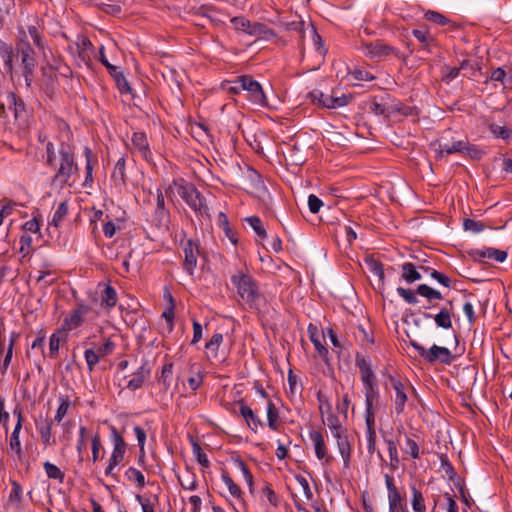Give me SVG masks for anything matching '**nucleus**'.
<instances>
[{
	"label": "nucleus",
	"instance_id": "f8f14e48",
	"mask_svg": "<svg viewBox=\"0 0 512 512\" xmlns=\"http://www.w3.org/2000/svg\"><path fill=\"white\" fill-rule=\"evenodd\" d=\"M91 308L85 304H79L68 314L65 315L62 322V330L64 332H71L79 328L85 321L86 315L90 312Z\"/></svg>",
	"mask_w": 512,
	"mask_h": 512
},
{
	"label": "nucleus",
	"instance_id": "a211bd4d",
	"mask_svg": "<svg viewBox=\"0 0 512 512\" xmlns=\"http://www.w3.org/2000/svg\"><path fill=\"white\" fill-rule=\"evenodd\" d=\"M21 61L23 65V76L25 78V84L27 87H30L32 83V75L36 66V60L33 56V50L29 45L22 48Z\"/></svg>",
	"mask_w": 512,
	"mask_h": 512
},
{
	"label": "nucleus",
	"instance_id": "052dcab7",
	"mask_svg": "<svg viewBox=\"0 0 512 512\" xmlns=\"http://www.w3.org/2000/svg\"><path fill=\"white\" fill-rule=\"evenodd\" d=\"M397 293L408 304L418 303V298L416 297V294L410 289L398 287Z\"/></svg>",
	"mask_w": 512,
	"mask_h": 512
},
{
	"label": "nucleus",
	"instance_id": "5fc2aeb1",
	"mask_svg": "<svg viewBox=\"0 0 512 512\" xmlns=\"http://www.w3.org/2000/svg\"><path fill=\"white\" fill-rule=\"evenodd\" d=\"M463 228L465 231H471V232L477 234V233L484 231L485 225L480 221H476V220L467 218V219H464V221H463Z\"/></svg>",
	"mask_w": 512,
	"mask_h": 512
},
{
	"label": "nucleus",
	"instance_id": "20e7f679",
	"mask_svg": "<svg viewBox=\"0 0 512 512\" xmlns=\"http://www.w3.org/2000/svg\"><path fill=\"white\" fill-rule=\"evenodd\" d=\"M388 381L394 390V395L391 396L395 413L401 415L405 411L406 404L408 403V394L412 391V387L408 381L389 375Z\"/></svg>",
	"mask_w": 512,
	"mask_h": 512
},
{
	"label": "nucleus",
	"instance_id": "a18cd8bd",
	"mask_svg": "<svg viewBox=\"0 0 512 512\" xmlns=\"http://www.w3.org/2000/svg\"><path fill=\"white\" fill-rule=\"evenodd\" d=\"M125 476L128 481L134 482L139 488H142L145 486V476L144 474L136 469L135 467H129L125 471Z\"/></svg>",
	"mask_w": 512,
	"mask_h": 512
},
{
	"label": "nucleus",
	"instance_id": "49530a36",
	"mask_svg": "<svg viewBox=\"0 0 512 512\" xmlns=\"http://www.w3.org/2000/svg\"><path fill=\"white\" fill-rule=\"evenodd\" d=\"M412 35L423 45V48L430 52V46L434 42L428 31L414 29Z\"/></svg>",
	"mask_w": 512,
	"mask_h": 512
},
{
	"label": "nucleus",
	"instance_id": "5701e85b",
	"mask_svg": "<svg viewBox=\"0 0 512 512\" xmlns=\"http://www.w3.org/2000/svg\"><path fill=\"white\" fill-rule=\"evenodd\" d=\"M133 147L139 152V154L148 160L151 157V150L147 136L143 132H134L131 137Z\"/></svg>",
	"mask_w": 512,
	"mask_h": 512
},
{
	"label": "nucleus",
	"instance_id": "412c9836",
	"mask_svg": "<svg viewBox=\"0 0 512 512\" xmlns=\"http://www.w3.org/2000/svg\"><path fill=\"white\" fill-rule=\"evenodd\" d=\"M474 257L479 261L494 260L503 263L507 259V252L493 247H485L475 251Z\"/></svg>",
	"mask_w": 512,
	"mask_h": 512
},
{
	"label": "nucleus",
	"instance_id": "4be33fe9",
	"mask_svg": "<svg viewBox=\"0 0 512 512\" xmlns=\"http://www.w3.org/2000/svg\"><path fill=\"white\" fill-rule=\"evenodd\" d=\"M83 154H84V157L86 160L85 179H84L83 186L86 188H89L92 186L93 181H94L93 180V170H94L95 165L97 164V158L93 155L92 150L88 146L84 147Z\"/></svg>",
	"mask_w": 512,
	"mask_h": 512
},
{
	"label": "nucleus",
	"instance_id": "79ce46f5",
	"mask_svg": "<svg viewBox=\"0 0 512 512\" xmlns=\"http://www.w3.org/2000/svg\"><path fill=\"white\" fill-rule=\"evenodd\" d=\"M370 111L375 115L388 116L390 109L381 97H374L371 100Z\"/></svg>",
	"mask_w": 512,
	"mask_h": 512
},
{
	"label": "nucleus",
	"instance_id": "338daca9",
	"mask_svg": "<svg viewBox=\"0 0 512 512\" xmlns=\"http://www.w3.org/2000/svg\"><path fill=\"white\" fill-rule=\"evenodd\" d=\"M367 265H368V269L371 273L376 275L380 280H384V269H383V265L380 262H378L374 259H370L367 262Z\"/></svg>",
	"mask_w": 512,
	"mask_h": 512
},
{
	"label": "nucleus",
	"instance_id": "b1692460",
	"mask_svg": "<svg viewBox=\"0 0 512 512\" xmlns=\"http://www.w3.org/2000/svg\"><path fill=\"white\" fill-rule=\"evenodd\" d=\"M52 420H43L36 423L37 431L40 434L41 441L45 446H54L56 444V439L52 435Z\"/></svg>",
	"mask_w": 512,
	"mask_h": 512
},
{
	"label": "nucleus",
	"instance_id": "f257e3e1",
	"mask_svg": "<svg viewBox=\"0 0 512 512\" xmlns=\"http://www.w3.org/2000/svg\"><path fill=\"white\" fill-rule=\"evenodd\" d=\"M53 170V184L63 188L70 185V180L78 174L79 168L75 161L73 149L66 144H61L58 156L49 164Z\"/></svg>",
	"mask_w": 512,
	"mask_h": 512
},
{
	"label": "nucleus",
	"instance_id": "6ab92c4d",
	"mask_svg": "<svg viewBox=\"0 0 512 512\" xmlns=\"http://www.w3.org/2000/svg\"><path fill=\"white\" fill-rule=\"evenodd\" d=\"M452 310H453L452 303L448 302V306L442 307L437 314H435L433 316L429 313H425L424 318L425 319L433 318L435 324L439 328H442L444 330H449L453 326L452 325V314H453Z\"/></svg>",
	"mask_w": 512,
	"mask_h": 512
},
{
	"label": "nucleus",
	"instance_id": "cd10ccee",
	"mask_svg": "<svg viewBox=\"0 0 512 512\" xmlns=\"http://www.w3.org/2000/svg\"><path fill=\"white\" fill-rule=\"evenodd\" d=\"M112 180L117 186H125L126 185V158L124 156L120 157L113 169L112 172Z\"/></svg>",
	"mask_w": 512,
	"mask_h": 512
},
{
	"label": "nucleus",
	"instance_id": "bf43d9fd",
	"mask_svg": "<svg viewBox=\"0 0 512 512\" xmlns=\"http://www.w3.org/2000/svg\"><path fill=\"white\" fill-rule=\"evenodd\" d=\"M61 338L57 333H53L49 339V357L56 358L59 353Z\"/></svg>",
	"mask_w": 512,
	"mask_h": 512
},
{
	"label": "nucleus",
	"instance_id": "09e8293b",
	"mask_svg": "<svg viewBox=\"0 0 512 512\" xmlns=\"http://www.w3.org/2000/svg\"><path fill=\"white\" fill-rule=\"evenodd\" d=\"M84 358L87 364L88 370L91 372L95 366L99 363L101 357L93 348L86 349L84 352Z\"/></svg>",
	"mask_w": 512,
	"mask_h": 512
},
{
	"label": "nucleus",
	"instance_id": "3c124183",
	"mask_svg": "<svg viewBox=\"0 0 512 512\" xmlns=\"http://www.w3.org/2000/svg\"><path fill=\"white\" fill-rule=\"evenodd\" d=\"M405 453L409 454L413 459H418L420 457V449L416 441L409 436L405 438Z\"/></svg>",
	"mask_w": 512,
	"mask_h": 512
},
{
	"label": "nucleus",
	"instance_id": "4d7b16f0",
	"mask_svg": "<svg viewBox=\"0 0 512 512\" xmlns=\"http://www.w3.org/2000/svg\"><path fill=\"white\" fill-rule=\"evenodd\" d=\"M121 228L122 225L120 220H117V222L109 220L103 226V233L107 238H112L117 231L121 230Z\"/></svg>",
	"mask_w": 512,
	"mask_h": 512
},
{
	"label": "nucleus",
	"instance_id": "9b49d317",
	"mask_svg": "<svg viewBox=\"0 0 512 512\" xmlns=\"http://www.w3.org/2000/svg\"><path fill=\"white\" fill-rule=\"evenodd\" d=\"M360 50L371 60H382L389 55L397 53L394 47L379 40L369 43L363 42L360 46Z\"/></svg>",
	"mask_w": 512,
	"mask_h": 512
},
{
	"label": "nucleus",
	"instance_id": "c03bdc74",
	"mask_svg": "<svg viewBox=\"0 0 512 512\" xmlns=\"http://www.w3.org/2000/svg\"><path fill=\"white\" fill-rule=\"evenodd\" d=\"M1 58L4 62L5 69L12 73L13 71V59H14V51L11 46L3 45L0 47Z\"/></svg>",
	"mask_w": 512,
	"mask_h": 512
},
{
	"label": "nucleus",
	"instance_id": "774afa93",
	"mask_svg": "<svg viewBox=\"0 0 512 512\" xmlns=\"http://www.w3.org/2000/svg\"><path fill=\"white\" fill-rule=\"evenodd\" d=\"M116 348L115 343L107 339L101 346L97 348V353L100 355L101 358L106 357L114 352Z\"/></svg>",
	"mask_w": 512,
	"mask_h": 512
},
{
	"label": "nucleus",
	"instance_id": "a19ab883",
	"mask_svg": "<svg viewBox=\"0 0 512 512\" xmlns=\"http://www.w3.org/2000/svg\"><path fill=\"white\" fill-rule=\"evenodd\" d=\"M222 342H223V335L221 333L213 334L211 339L205 345L208 356H212V357L216 358L218 355L219 347Z\"/></svg>",
	"mask_w": 512,
	"mask_h": 512
},
{
	"label": "nucleus",
	"instance_id": "7ed1b4c3",
	"mask_svg": "<svg viewBox=\"0 0 512 512\" xmlns=\"http://www.w3.org/2000/svg\"><path fill=\"white\" fill-rule=\"evenodd\" d=\"M306 98L318 107L326 109L344 107L352 100V96L350 94H342L341 96L327 95L319 89L310 91Z\"/></svg>",
	"mask_w": 512,
	"mask_h": 512
},
{
	"label": "nucleus",
	"instance_id": "473e14b6",
	"mask_svg": "<svg viewBox=\"0 0 512 512\" xmlns=\"http://www.w3.org/2000/svg\"><path fill=\"white\" fill-rule=\"evenodd\" d=\"M165 297L168 298L169 305L163 311L162 318H164L165 321H166V326L164 328L165 331L170 333V332H172V330L174 328L173 320H174V317H175V312H174L175 305H174L173 297H172V295L170 293L165 294Z\"/></svg>",
	"mask_w": 512,
	"mask_h": 512
},
{
	"label": "nucleus",
	"instance_id": "37998d69",
	"mask_svg": "<svg viewBox=\"0 0 512 512\" xmlns=\"http://www.w3.org/2000/svg\"><path fill=\"white\" fill-rule=\"evenodd\" d=\"M416 292H417V294H419L420 296L426 298L429 301H431V300H441L443 298L441 292L431 288L430 286H428L426 284L419 285L417 287Z\"/></svg>",
	"mask_w": 512,
	"mask_h": 512
},
{
	"label": "nucleus",
	"instance_id": "1a4fd4ad",
	"mask_svg": "<svg viewBox=\"0 0 512 512\" xmlns=\"http://www.w3.org/2000/svg\"><path fill=\"white\" fill-rule=\"evenodd\" d=\"M356 365L359 368L360 379L363 383L364 395H370L380 392L376 376L370 362L364 357H357Z\"/></svg>",
	"mask_w": 512,
	"mask_h": 512
},
{
	"label": "nucleus",
	"instance_id": "9d476101",
	"mask_svg": "<svg viewBox=\"0 0 512 512\" xmlns=\"http://www.w3.org/2000/svg\"><path fill=\"white\" fill-rule=\"evenodd\" d=\"M308 435L316 458L322 465H330L334 457L329 451L324 434L319 430H310Z\"/></svg>",
	"mask_w": 512,
	"mask_h": 512
},
{
	"label": "nucleus",
	"instance_id": "f03ea898",
	"mask_svg": "<svg viewBox=\"0 0 512 512\" xmlns=\"http://www.w3.org/2000/svg\"><path fill=\"white\" fill-rule=\"evenodd\" d=\"M231 283L237 291L239 300L253 307L260 298L259 285L247 269H239L231 275Z\"/></svg>",
	"mask_w": 512,
	"mask_h": 512
},
{
	"label": "nucleus",
	"instance_id": "bb28decb",
	"mask_svg": "<svg viewBox=\"0 0 512 512\" xmlns=\"http://www.w3.org/2000/svg\"><path fill=\"white\" fill-rule=\"evenodd\" d=\"M308 333L309 338L313 345L315 346V349L317 350L318 354L321 357H326L328 354V350L322 343V341L325 338V334L323 332H320L317 329V327L313 326L312 324H310L308 327Z\"/></svg>",
	"mask_w": 512,
	"mask_h": 512
},
{
	"label": "nucleus",
	"instance_id": "c85d7f7f",
	"mask_svg": "<svg viewBox=\"0 0 512 512\" xmlns=\"http://www.w3.org/2000/svg\"><path fill=\"white\" fill-rule=\"evenodd\" d=\"M401 278L411 284L422 278L419 269L411 262H406L401 265Z\"/></svg>",
	"mask_w": 512,
	"mask_h": 512
},
{
	"label": "nucleus",
	"instance_id": "ea45409f",
	"mask_svg": "<svg viewBox=\"0 0 512 512\" xmlns=\"http://www.w3.org/2000/svg\"><path fill=\"white\" fill-rule=\"evenodd\" d=\"M43 468L49 479L57 480L59 483H63L65 474L59 467L49 461H46L43 464Z\"/></svg>",
	"mask_w": 512,
	"mask_h": 512
},
{
	"label": "nucleus",
	"instance_id": "0eeeda50",
	"mask_svg": "<svg viewBox=\"0 0 512 512\" xmlns=\"http://www.w3.org/2000/svg\"><path fill=\"white\" fill-rule=\"evenodd\" d=\"M179 195L186 202V204L194 210L199 216H208L209 209L205 202V198L201 193L191 184L181 185L179 187Z\"/></svg>",
	"mask_w": 512,
	"mask_h": 512
},
{
	"label": "nucleus",
	"instance_id": "2f4dec72",
	"mask_svg": "<svg viewBox=\"0 0 512 512\" xmlns=\"http://www.w3.org/2000/svg\"><path fill=\"white\" fill-rule=\"evenodd\" d=\"M221 479L223 481V483L225 484V486L227 487L230 495L243 502L244 501V498H243V491L241 490V488L234 482V480L230 477V475L227 473V472H223L221 474Z\"/></svg>",
	"mask_w": 512,
	"mask_h": 512
},
{
	"label": "nucleus",
	"instance_id": "423d86ee",
	"mask_svg": "<svg viewBox=\"0 0 512 512\" xmlns=\"http://www.w3.org/2000/svg\"><path fill=\"white\" fill-rule=\"evenodd\" d=\"M410 344L417 351L418 355L428 363L432 364L439 361L444 364H450L453 360L452 352L446 347L433 344L429 349H426L416 341H411Z\"/></svg>",
	"mask_w": 512,
	"mask_h": 512
},
{
	"label": "nucleus",
	"instance_id": "aec40b11",
	"mask_svg": "<svg viewBox=\"0 0 512 512\" xmlns=\"http://www.w3.org/2000/svg\"><path fill=\"white\" fill-rule=\"evenodd\" d=\"M470 153L469 144L466 141H454L452 143H440L435 149L436 157L443 158L454 153Z\"/></svg>",
	"mask_w": 512,
	"mask_h": 512
},
{
	"label": "nucleus",
	"instance_id": "680f3d73",
	"mask_svg": "<svg viewBox=\"0 0 512 512\" xmlns=\"http://www.w3.org/2000/svg\"><path fill=\"white\" fill-rule=\"evenodd\" d=\"M193 454L200 465L207 468L210 465L208 456L203 452L202 448L197 444H193Z\"/></svg>",
	"mask_w": 512,
	"mask_h": 512
},
{
	"label": "nucleus",
	"instance_id": "f704fd0d",
	"mask_svg": "<svg viewBox=\"0 0 512 512\" xmlns=\"http://www.w3.org/2000/svg\"><path fill=\"white\" fill-rule=\"evenodd\" d=\"M245 221L248 225L253 229L255 234L260 240H265L267 238V231L263 225L262 220L258 216H249L245 218Z\"/></svg>",
	"mask_w": 512,
	"mask_h": 512
},
{
	"label": "nucleus",
	"instance_id": "39448f33",
	"mask_svg": "<svg viewBox=\"0 0 512 512\" xmlns=\"http://www.w3.org/2000/svg\"><path fill=\"white\" fill-rule=\"evenodd\" d=\"M113 450L105 468V476L115 478V468L122 463L126 453V443L124 438L117 432L115 427H111Z\"/></svg>",
	"mask_w": 512,
	"mask_h": 512
},
{
	"label": "nucleus",
	"instance_id": "8fccbe9b",
	"mask_svg": "<svg viewBox=\"0 0 512 512\" xmlns=\"http://www.w3.org/2000/svg\"><path fill=\"white\" fill-rule=\"evenodd\" d=\"M295 480L301 487L306 500H308V501L312 500L314 497V494L312 492V489L309 485L307 478L301 474H297V475H295Z\"/></svg>",
	"mask_w": 512,
	"mask_h": 512
},
{
	"label": "nucleus",
	"instance_id": "69168bd1",
	"mask_svg": "<svg viewBox=\"0 0 512 512\" xmlns=\"http://www.w3.org/2000/svg\"><path fill=\"white\" fill-rule=\"evenodd\" d=\"M402 496L400 493L388 495L389 512H398L402 510Z\"/></svg>",
	"mask_w": 512,
	"mask_h": 512
},
{
	"label": "nucleus",
	"instance_id": "603ef678",
	"mask_svg": "<svg viewBox=\"0 0 512 512\" xmlns=\"http://www.w3.org/2000/svg\"><path fill=\"white\" fill-rule=\"evenodd\" d=\"M88 435L87 428L85 426H80L79 428V437L77 439L76 450L78 452L79 458L82 459L83 453L86 451V437Z\"/></svg>",
	"mask_w": 512,
	"mask_h": 512
},
{
	"label": "nucleus",
	"instance_id": "6e6d98bb",
	"mask_svg": "<svg viewBox=\"0 0 512 512\" xmlns=\"http://www.w3.org/2000/svg\"><path fill=\"white\" fill-rule=\"evenodd\" d=\"M22 493H23V490H22L21 485L18 482L13 481L11 484L9 501L15 505H19V503L22 499Z\"/></svg>",
	"mask_w": 512,
	"mask_h": 512
},
{
	"label": "nucleus",
	"instance_id": "c756f323",
	"mask_svg": "<svg viewBox=\"0 0 512 512\" xmlns=\"http://www.w3.org/2000/svg\"><path fill=\"white\" fill-rule=\"evenodd\" d=\"M108 72L113 77L116 82V85L121 93H127L131 90L129 83L124 76L123 72L119 69V67L113 65L108 66Z\"/></svg>",
	"mask_w": 512,
	"mask_h": 512
},
{
	"label": "nucleus",
	"instance_id": "72a5a7b5",
	"mask_svg": "<svg viewBox=\"0 0 512 512\" xmlns=\"http://www.w3.org/2000/svg\"><path fill=\"white\" fill-rule=\"evenodd\" d=\"M266 414L268 427L273 431H277L279 428V411L276 404L272 400L267 401Z\"/></svg>",
	"mask_w": 512,
	"mask_h": 512
},
{
	"label": "nucleus",
	"instance_id": "864d4df0",
	"mask_svg": "<svg viewBox=\"0 0 512 512\" xmlns=\"http://www.w3.org/2000/svg\"><path fill=\"white\" fill-rule=\"evenodd\" d=\"M353 81H372L375 77L367 70L356 68L349 73Z\"/></svg>",
	"mask_w": 512,
	"mask_h": 512
},
{
	"label": "nucleus",
	"instance_id": "c9c22d12",
	"mask_svg": "<svg viewBox=\"0 0 512 512\" xmlns=\"http://www.w3.org/2000/svg\"><path fill=\"white\" fill-rule=\"evenodd\" d=\"M35 280L37 283L43 284L45 287L52 285L56 277L54 276L53 271L49 268L47 264H44L40 270H38L37 276H35Z\"/></svg>",
	"mask_w": 512,
	"mask_h": 512
},
{
	"label": "nucleus",
	"instance_id": "58836bf2",
	"mask_svg": "<svg viewBox=\"0 0 512 512\" xmlns=\"http://www.w3.org/2000/svg\"><path fill=\"white\" fill-rule=\"evenodd\" d=\"M385 443L387 445V450L389 453V459H390V468L392 470H396L399 467L400 459L398 455V449L397 445L392 439H385Z\"/></svg>",
	"mask_w": 512,
	"mask_h": 512
},
{
	"label": "nucleus",
	"instance_id": "4c0bfd02",
	"mask_svg": "<svg viewBox=\"0 0 512 512\" xmlns=\"http://www.w3.org/2000/svg\"><path fill=\"white\" fill-rule=\"evenodd\" d=\"M67 214L68 204L67 202H61L55 210L51 221H49V226H54L55 228H58L67 216Z\"/></svg>",
	"mask_w": 512,
	"mask_h": 512
},
{
	"label": "nucleus",
	"instance_id": "dca6fc26",
	"mask_svg": "<svg viewBox=\"0 0 512 512\" xmlns=\"http://www.w3.org/2000/svg\"><path fill=\"white\" fill-rule=\"evenodd\" d=\"M236 30L245 32L251 36H262L266 33V27L258 22H250L244 17H234L231 19Z\"/></svg>",
	"mask_w": 512,
	"mask_h": 512
},
{
	"label": "nucleus",
	"instance_id": "e433bc0d",
	"mask_svg": "<svg viewBox=\"0 0 512 512\" xmlns=\"http://www.w3.org/2000/svg\"><path fill=\"white\" fill-rule=\"evenodd\" d=\"M117 300L116 290L107 285L101 294V305L110 309L116 305Z\"/></svg>",
	"mask_w": 512,
	"mask_h": 512
},
{
	"label": "nucleus",
	"instance_id": "ddd939ff",
	"mask_svg": "<svg viewBox=\"0 0 512 512\" xmlns=\"http://www.w3.org/2000/svg\"><path fill=\"white\" fill-rule=\"evenodd\" d=\"M332 437L335 440L337 450L343 460L344 468H349L352 457V441L348 430L340 431L332 435Z\"/></svg>",
	"mask_w": 512,
	"mask_h": 512
},
{
	"label": "nucleus",
	"instance_id": "393cba45",
	"mask_svg": "<svg viewBox=\"0 0 512 512\" xmlns=\"http://www.w3.org/2000/svg\"><path fill=\"white\" fill-rule=\"evenodd\" d=\"M240 414L252 431L257 432L258 428L263 426V422L258 415L244 403L240 404Z\"/></svg>",
	"mask_w": 512,
	"mask_h": 512
},
{
	"label": "nucleus",
	"instance_id": "7c9ffc66",
	"mask_svg": "<svg viewBox=\"0 0 512 512\" xmlns=\"http://www.w3.org/2000/svg\"><path fill=\"white\" fill-rule=\"evenodd\" d=\"M411 506L414 512H426L425 498L422 492L415 485L410 486Z\"/></svg>",
	"mask_w": 512,
	"mask_h": 512
},
{
	"label": "nucleus",
	"instance_id": "f3484780",
	"mask_svg": "<svg viewBox=\"0 0 512 512\" xmlns=\"http://www.w3.org/2000/svg\"><path fill=\"white\" fill-rule=\"evenodd\" d=\"M184 262L183 268L189 274L193 275L196 267H197V258L199 254L198 245L192 240H188L184 244Z\"/></svg>",
	"mask_w": 512,
	"mask_h": 512
},
{
	"label": "nucleus",
	"instance_id": "4468645a",
	"mask_svg": "<svg viewBox=\"0 0 512 512\" xmlns=\"http://www.w3.org/2000/svg\"><path fill=\"white\" fill-rule=\"evenodd\" d=\"M59 406L56 410L53 422H56L58 424L62 425L63 428V435L61 436V439L68 440L71 435V427L72 424L70 421H64V417L67 415L69 408L71 406V401L68 396L61 395L58 398Z\"/></svg>",
	"mask_w": 512,
	"mask_h": 512
},
{
	"label": "nucleus",
	"instance_id": "0e129e2a",
	"mask_svg": "<svg viewBox=\"0 0 512 512\" xmlns=\"http://www.w3.org/2000/svg\"><path fill=\"white\" fill-rule=\"evenodd\" d=\"M235 464L238 467V469L241 471L243 478L245 479L248 486L251 487L253 485V475L250 472L246 463L243 460L238 459L235 461Z\"/></svg>",
	"mask_w": 512,
	"mask_h": 512
},
{
	"label": "nucleus",
	"instance_id": "de8ad7c7",
	"mask_svg": "<svg viewBox=\"0 0 512 512\" xmlns=\"http://www.w3.org/2000/svg\"><path fill=\"white\" fill-rule=\"evenodd\" d=\"M324 423L330 429L331 435H334V434L346 429L340 422L339 418L333 413L327 414V417H326V420L324 421Z\"/></svg>",
	"mask_w": 512,
	"mask_h": 512
},
{
	"label": "nucleus",
	"instance_id": "6e6552de",
	"mask_svg": "<svg viewBox=\"0 0 512 512\" xmlns=\"http://www.w3.org/2000/svg\"><path fill=\"white\" fill-rule=\"evenodd\" d=\"M239 88L249 94V100L259 106H266L267 99L261 84L250 75L238 76Z\"/></svg>",
	"mask_w": 512,
	"mask_h": 512
},
{
	"label": "nucleus",
	"instance_id": "13d9d810",
	"mask_svg": "<svg viewBox=\"0 0 512 512\" xmlns=\"http://www.w3.org/2000/svg\"><path fill=\"white\" fill-rule=\"evenodd\" d=\"M91 450H92V461L95 463L99 459V452L102 448L101 438L99 433L91 435Z\"/></svg>",
	"mask_w": 512,
	"mask_h": 512
},
{
	"label": "nucleus",
	"instance_id": "e2e57ef3",
	"mask_svg": "<svg viewBox=\"0 0 512 512\" xmlns=\"http://www.w3.org/2000/svg\"><path fill=\"white\" fill-rule=\"evenodd\" d=\"M350 406V397L348 393H345L336 404L338 413L342 414L345 419L348 417V410Z\"/></svg>",
	"mask_w": 512,
	"mask_h": 512
},
{
	"label": "nucleus",
	"instance_id": "a878e982",
	"mask_svg": "<svg viewBox=\"0 0 512 512\" xmlns=\"http://www.w3.org/2000/svg\"><path fill=\"white\" fill-rule=\"evenodd\" d=\"M150 370L146 364L141 365L131 376L127 382V388L135 391L142 387L145 378L149 375Z\"/></svg>",
	"mask_w": 512,
	"mask_h": 512
},
{
	"label": "nucleus",
	"instance_id": "2eb2a0df",
	"mask_svg": "<svg viewBox=\"0 0 512 512\" xmlns=\"http://www.w3.org/2000/svg\"><path fill=\"white\" fill-rule=\"evenodd\" d=\"M17 415V422L9 438V448L15 455L16 459L21 460L23 457L22 444L20 440V432L22 429L23 416L21 410H14Z\"/></svg>",
	"mask_w": 512,
	"mask_h": 512
}]
</instances>
